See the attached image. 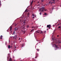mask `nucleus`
Here are the masks:
<instances>
[{"label":"nucleus","instance_id":"nucleus-1","mask_svg":"<svg viewBox=\"0 0 61 61\" xmlns=\"http://www.w3.org/2000/svg\"><path fill=\"white\" fill-rule=\"evenodd\" d=\"M39 11H40V12H44V11H46V10L45 9L44 7H42L39 10Z\"/></svg>","mask_w":61,"mask_h":61},{"label":"nucleus","instance_id":"nucleus-2","mask_svg":"<svg viewBox=\"0 0 61 61\" xmlns=\"http://www.w3.org/2000/svg\"><path fill=\"white\" fill-rule=\"evenodd\" d=\"M41 33V34H43V32L41 30H37L35 32V34H37V33Z\"/></svg>","mask_w":61,"mask_h":61},{"label":"nucleus","instance_id":"nucleus-3","mask_svg":"<svg viewBox=\"0 0 61 61\" xmlns=\"http://www.w3.org/2000/svg\"><path fill=\"white\" fill-rule=\"evenodd\" d=\"M53 2H52L51 1H49V4H53V3H54V4H55V0H52Z\"/></svg>","mask_w":61,"mask_h":61},{"label":"nucleus","instance_id":"nucleus-4","mask_svg":"<svg viewBox=\"0 0 61 61\" xmlns=\"http://www.w3.org/2000/svg\"><path fill=\"white\" fill-rule=\"evenodd\" d=\"M54 45L55 46L56 48H59V47H58V45H56V44H54Z\"/></svg>","mask_w":61,"mask_h":61},{"label":"nucleus","instance_id":"nucleus-5","mask_svg":"<svg viewBox=\"0 0 61 61\" xmlns=\"http://www.w3.org/2000/svg\"><path fill=\"white\" fill-rule=\"evenodd\" d=\"M51 25L50 24L49 25H47V27L49 29H50V28H51Z\"/></svg>","mask_w":61,"mask_h":61},{"label":"nucleus","instance_id":"nucleus-6","mask_svg":"<svg viewBox=\"0 0 61 61\" xmlns=\"http://www.w3.org/2000/svg\"><path fill=\"white\" fill-rule=\"evenodd\" d=\"M23 23H24V25H26L27 24V23L26 22V21L25 20H24V22H23Z\"/></svg>","mask_w":61,"mask_h":61},{"label":"nucleus","instance_id":"nucleus-7","mask_svg":"<svg viewBox=\"0 0 61 61\" xmlns=\"http://www.w3.org/2000/svg\"><path fill=\"white\" fill-rule=\"evenodd\" d=\"M29 16H30V14L29 13V12H28L27 13V16L28 17H29Z\"/></svg>","mask_w":61,"mask_h":61},{"label":"nucleus","instance_id":"nucleus-8","mask_svg":"<svg viewBox=\"0 0 61 61\" xmlns=\"http://www.w3.org/2000/svg\"><path fill=\"white\" fill-rule=\"evenodd\" d=\"M34 29H32V30H31L30 32H31V33H33V32H34Z\"/></svg>","mask_w":61,"mask_h":61},{"label":"nucleus","instance_id":"nucleus-9","mask_svg":"<svg viewBox=\"0 0 61 61\" xmlns=\"http://www.w3.org/2000/svg\"><path fill=\"white\" fill-rule=\"evenodd\" d=\"M23 29L24 30H25V25H23Z\"/></svg>","mask_w":61,"mask_h":61},{"label":"nucleus","instance_id":"nucleus-10","mask_svg":"<svg viewBox=\"0 0 61 61\" xmlns=\"http://www.w3.org/2000/svg\"><path fill=\"white\" fill-rule=\"evenodd\" d=\"M36 56L35 57V58H36V57H37V56H38V54H36Z\"/></svg>","mask_w":61,"mask_h":61},{"label":"nucleus","instance_id":"nucleus-11","mask_svg":"<svg viewBox=\"0 0 61 61\" xmlns=\"http://www.w3.org/2000/svg\"><path fill=\"white\" fill-rule=\"evenodd\" d=\"M12 27L11 26L10 28V31L12 32Z\"/></svg>","mask_w":61,"mask_h":61},{"label":"nucleus","instance_id":"nucleus-12","mask_svg":"<svg viewBox=\"0 0 61 61\" xmlns=\"http://www.w3.org/2000/svg\"><path fill=\"white\" fill-rule=\"evenodd\" d=\"M9 61H12V60L11 58H10V59L9 60Z\"/></svg>","mask_w":61,"mask_h":61},{"label":"nucleus","instance_id":"nucleus-13","mask_svg":"<svg viewBox=\"0 0 61 61\" xmlns=\"http://www.w3.org/2000/svg\"><path fill=\"white\" fill-rule=\"evenodd\" d=\"M26 12H28V11H27V9H26V10H25L24 12L25 13Z\"/></svg>","mask_w":61,"mask_h":61},{"label":"nucleus","instance_id":"nucleus-14","mask_svg":"<svg viewBox=\"0 0 61 61\" xmlns=\"http://www.w3.org/2000/svg\"><path fill=\"white\" fill-rule=\"evenodd\" d=\"M23 34H25V30H23Z\"/></svg>","mask_w":61,"mask_h":61},{"label":"nucleus","instance_id":"nucleus-15","mask_svg":"<svg viewBox=\"0 0 61 61\" xmlns=\"http://www.w3.org/2000/svg\"><path fill=\"white\" fill-rule=\"evenodd\" d=\"M26 27L27 28H29V25H27V26H26Z\"/></svg>","mask_w":61,"mask_h":61},{"label":"nucleus","instance_id":"nucleus-16","mask_svg":"<svg viewBox=\"0 0 61 61\" xmlns=\"http://www.w3.org/2000/svg\"><path fill=\"white\" fill-rule=\"evenodd\" d=\"M2 35H1V36H0V39H2Z\"/></svg>","mask_w":61,"mask_h":61},{"label":"nucleus","instance_id":"nucleus-17","mask_svg":"<svg viewBox=\"0 0 61 61\" xmlns=\"http://www.w3.org/2000/svg\"><path fill=\"white\" fill-rule=\"evenodd\" d=\"M15 30H14L13 32V33L12 34V35H14L15 34Z\"/></svg>","mask_w":61,"mask_h":61},{"label":"nucleus","instance_id":"nucleus-18","mask_svg":"<svg viewBox=\"0 0 61 61\" xmlns=\"http://www.w3.org/2000/svg\"><path fill=\"white\" fill-rule=\"evenodd\" d=\"M8 48H10V45H9L8 46Z\"/></svg>","mask_w":61,"mask_h":61},{"label":"nucleus","instance_id":"nucleus-19","mask_svg":"<svg viewBox=\"0 0 61 61\" xmlns=\"http://www.w3.org/2000/svg\"><path fill=\"white\" fill-rule=\"evenodd\" d=\"M16 28H15L14 29L15 30V31H16V30L17 29H16Z\"/></svg>","mask_w":61,"mask_h":61},{"label":"nucleus","instance_id":"nucleus-20","mask_svg":"<svg viewBox=\"0 0 61 61\" xmlns=\"http://www.w3.org/2000/svg\"><path fill=\"white\" fill-rule=\"evenodd\" d=\"M52 40H55V38L54 37L52 39Z\"/></svg>","mask_w":61,"mask_h":61},{"label":"nucleus","instance_id":"nucleus-21","mask_svg":"<svg viewBox=\"0 0 61 61\" xmlns=\"http://www.w3.org/2000/svg\"><path fill=\"white\" fill-rule=\"evenodd\" d=\"M36 40L37 41H39V42H41V41H39V40H38L37 39H36Z\"/></svg>","mask_w":61,"mask_h":61},{"label":"nucleus","instance_id":"nucleus-22","mask_svg":"<svg viewBox=\"0 0 61 61\" xmlns=\"http://www.w3.org/2000/svg\"><path fill=\"white\" fill-rule=\"evenodd\" d=\"M33 1H32L31 3L30 4V5H32V3H33Z\"/></svg>","mask_w":61,"mask_h":61},{"label":"nucleus","instance_id":"nucleus-23","mask_svg":"<svg viewBox=\"0 0 61 61\" xmlns=\"http://www.w3.org/2000/svg\"><path fill=\"white\" fill-rule=\"evenodd\" d=\"M42 2H43L44 1V0H41Z\"/></svg>","mask_w":61,"mask_h":61},{"label":"nucleus","instance_id":"nucleus-24","mask_svg":"<svg viewBox=\"0 0 61 61\" xmlns=\"http://www.w3.org/2000/svg\"><path fill=\"white\" fill-rule=\"evenodd\" d=\"M34 26H32V27H31V28H34Z\"/></svg>","mask_w":61,"mask_h":61},{"label":"nucleus","instance_id":"nucleus-25","mask_svg":"<svg viewBox=\"0 0 61 61\" xmlns=\"http://www.w3.org/2000/svg\"><path fill=\"white\" fill-rule=\"evenodd\" d=\"M47 15V14L46 13H44V15Z\"/></svg>","mask_w":61,"mask_h":61},{"label":"nucleus","instance_id":"nucleus-26","mask_svg":"<svg viewBox=\"0 0 61 61\" xmlns=\"http://www.w3.org/2000/svg\"><path fill=\"white\" fill-rule=\"evenodd\" d=\"M1 2H0V6H1Z\"/></svg>","mask_w":61,"mask_h":61},{"label":"nucleus","instance_id":"nucleus-27","mask_svg":"<svg viewBox=\"0 0 61 61\" xmlns=\"http://www.w3.org/2000/svg\"><path fill=\"white\" fill-rule=\"evenodd\" d=\"M61 27V26H59L58 27V28H60Z\"/></svg>","mask_w":61,"mask_h":61},{"label":"nucleus","instance_id":"nucleus-28","mask_svg":"<svg viewBox=\"0 0 61 61\" xmlns=\"http://www.w3.org/2000/svg\"><path fill=\"white\" fill-rule=\"evenodd\" d=\"M12 46H10V48H12Z\"/></svg>","mask_w":61,"mask_h":61},{"label":"nucleus","instance_id":"nucleus-29","mask_svg":"<svg viewBox=\"0 0 61 61\" xmlns=\"http://www.w3.org/2000/svg\"><path fill=\"white\" fill-rule=\"evenodd\" d=\"M41 14H42V13H41V12L40 13V15H41Z\"/></svg>","mask_w":61,"mask_h":61},{"label":"nucleus","instance_id":"nucleus-30","mask_svg":"<svg viewBox=\"0 0 61 61\" xmlns=\"http://www.w3.org/2000/svg\"><path fill=\"white\" fill-rule=\"evenodd\" d=\"M37 51H39V49H37Z\"/></svg>","mask_w":61,"mask_h":61},{"label":"nucleus","instance_id":"nucleus-31","mask_svg":"<svg viewBox=\"0 0 61 61\" xmlns=\"http://www.w3.org/2000/svg\"><path fill=\"white\" fill-rule=\"evenodd\" d=\"M19 40H21V38H19Z\"/></svg>","mask_w":61,"mask_h":61},{"label":"nucleus","instance_id":"nucleus-32","mask_svg":"<svg viewBox=\"0 0 61 61\" xmlns=\"http://www.w3.org/2000/svg\"><path fill=\"white\" fill-rule=\"evenodd\" d=\"M44 33H46V31H45Z\"/></svg>","mask_w":61,"mask_h":61},{"label":"nucleus","instance_id":"nucleus-33","mask_svg":"<svg viewBox=\"0 0 61 61\" xmlns=\"http://www.w3.org/2000/svg\"><path fill=\"white\" fill-rule=\"evenodd\" d=\"M55 25H53V27H54V26H55Z\"/></svg>","mask_w":61,"mask_h":61},{"label":"nucleus","instance_id":"nucleus-34","mask_svg":"<svg viewBox=\"0 0 61 61\" xmlns=\"http://www.w3.org/2000/svg\"><path fill=\"white\" fill-rule=\"evenodd\" d=\"M20 40H22V38Z\"/></svg>","mask_w":61,"mask_h":61},{"label":"nucleus","instance_id":"nucleus-35","mask_svg":"<svg viewBox=\"0 0 61 61\" xmlns=\"http://www.w3.org/2000/svg\"><path fill=\"white\" fill-rule=\"evenodd\" d=\"M35 18V17H32V18Z\"/></svg>","mask_w":61,"mask_h":61},{"label":"nucleus","instance_id":"nucleus-36","mask_svg":"<svg viewBox=\"0 0 61 61\" xmlns=\"http://www.w3.org/2000/svg\"><path fill=\"white\" fill-rule=\"evenodd\" d=\"M13 61H15V60H13Z\"/></svg>","mask_w":61,"mask_h":61},{"label":"nucleus","instance_id":"nucleus-37","mask_svg":"<svg viewBox=\"0 0 61 61\" xmlns=\"http://www.w3.org/2000/svg\"><path fill=\"white\" fill-rule=\"evenodd\" d=\"M15 36V37H16V36H16V35Z\"/></svg>","mask_w":61,"mask_h":61},{"label":"nucleus","instance_id":"nucleus-38","mask_svg":"<svg viewBox=\"0 0 61 61\" xmlns=\"http://www.w3.org/2000/svg\"><path fill=\"white\" fill-rule=\"evenodd\" d=\"M57 37H58L59 36L58 35H57Z\"/></svg>","mask_w":61,"mask_h":61},{"label":"nucleus","instance_id":"nucleus-39","mask_svg":"<svg viewBox=\"0 0 61 61\" xmlns=\"http://www.w3.org/2000/svg\"><path fill=\"white\" fill-rule=\"evenodd\" d=\"M21 42V40L20 41V42Z\"/></svg>","mask_w":61,"mask_h":61},{"label":"nucleus","instance_id":"nucleus-40","mask_svg":"<svg viewBox=\"0 0 61 61\" xmlns=\"http://www.w3.org/2000/svg\"><path fill=\"white\" fill-rule=\"evenodd\" d=\"M37 3H38V4H39V2H38Z\"/></svg>","mask_w":61,"mask_h":61},{"label":"nucleus","instance_id":"nucleus-41","mask_svg":"<svg viewBox=\"0 0 61 61\" xmlns=\"http://www.w3.org/2000/svg\"><path fill=\"white\" fill-rule=\"evenodd\" d=\"M16 25H17V24H16L15 25V26H16Z\"/></svg>","mask_w":61,"mask_h":61},{"label":"nucleus","instance_id":"nucleus-42","mask_svg":"<svg viewBox=\"0 0 61 61\" xmlns=\"http://www.w3.org/2000/svg\"><path fill=\"white\" fill-rule=\"evenodd\" d=\"M32 15L33 16H34V15Z\"/></svg>","mask_w":61,"mask_h":61},{"label":"nucleus","instance_id":"nucleus-43","mask_svg":"<svg viewBox=\"0 0 61 61\" xmlns=\"http://www.w3.org/2000/svg\"><path fill=\"white\" fill-rule=\"evenodd\" d=\"M15 48H16V47H15Z\"/></svg>","mask_w":61,"mask_h":61},{"label":"nucleus","instance_id":"nucleus-44","mask_svg":"<svg viewBox=\"0 0 61 61\" xmlns=\"http://www.w3.org/2000/svg\"><path fill=\"white\" fill-rule=\"evenodd\" d=\"M52 9H53H53H54L53 8H52Z\"/></svg>","mask_w":61,"mask_h":61},{"label":"nucleus","instance_id":"nucleus-45","mask_svg":"<svg viewBox=\"0 0 61 61\" xmlns=\"http://www.w3.org/2000/svg\"><path fill=\"white\" fill-rule=\"evenodd\" d=\"M7 60H8V57H7Z\"/></svg>","mask_w":61,"mask_h":61},{"label":"nucleus","instance_id":"nucleus-46","mask_svg":"<svg viewBox=\"0 0 61 61\" xmlns=\"http://www.w3.org/2000/svg\"><path fill=\"white\" fill-rule=\"evenodd\" d=\"M36 27H37H37H38V26H37Z\"/></svg>","mask_w":61,"mask_h":61},{"label":"nucleus","instance_id":"nucleus-47","mask_svg":"<svg viewBox=\"0 0 61 61\" xmlns=\"http://www.w3.org/2000/svg\"><path fill=\"white\" fill-rule=\"evenodd\" d=\"M15 38H16V37H15Z\"/></svg>","mask_w":61,"mask_h":61},{"label":"nucleus","instance_id":"nucleus-48","mask_svg":"<svg viewBox=\"0 0 61 61\" xmlns=\"http://www.w3.org/2000/svg\"><path fill=\"white\" fill-rule=\"evenodd\" d=\"M6 43H5V44L6 45Z\"/></svg>","mask_w":61,"mask_h":61},{"label":"nucleus","instance_id":"nucleus-49","mask_svg":"<svg viewBox=\"0 0 61 61\" xmlns=\"http://www.w3.org/2000/svg\"><path fill=\"white\" fill-rule=\"evenodd\" d=\"M40 5L39 4H38V5Z\"/></svg>","mask_w":61,"mask_h":61},{"label":"nucleus","instance_id":"nucleus-50","mask_svg":"<svg viewBox=\"0 0 61 61\" xmlns=\"http://www.w3.org/2000/svg\"><path fill=\"white\" fill-rule=\"evenodd\" d=\"M47 30H48V29H47Z\"/></svg>","mask_w":61,"mask_h":61},{"label":"nucleus","instance_id":"nucleus-51","mask_svg":"<svg viewBox=\"0 0 61 61\" xmlns=\"http://www.w3.org/2000/svg\"><path fill=\"white\" fill-rule=\"evenodd\" d=\"M11 32H12V31H11L10 33H11Z\"/></svg>","mask_w":61,"mask_h":61},{"label":"nucleus","instance_id":"nucleus-52","mask_svg":"<svg viewBox=\"0 0 61 61\" xmlns=\"http://www.w3.org/2000/svg\"><path fill=\"white\" fill-rule=\"evenodd\" d=\"M61 42H60V43H61Z\"/></svg>","mask_w":61,"mask_h":61}]
</instances>
